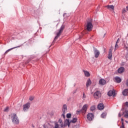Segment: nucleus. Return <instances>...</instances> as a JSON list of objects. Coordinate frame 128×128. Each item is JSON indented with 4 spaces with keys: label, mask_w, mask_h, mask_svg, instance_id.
Masks as SVG:
<instances>
[{
    "label": "nucleus",
    "mask_w": 128,
    "mask_h": 128,
    "mask_svg": "<svg viewBox=\"0 0 128 128\" xmlns=\"http://www.w3.org/2000/svg\"><path fill=\"white\" fill-rule=\"evenodd\" d=\"M12 120L14 124H20V120H18V116L16 114H13L11 116Z\"/></svg>",
    "instance_id": "obj_1"
},
{
    "label": "nucleus",
    "mask_w": 128,
    "mask_h": 128,
    "mask_svg": "<svg viewBox=\"0 0 128 128\" xmlns=\"http://www.w3.org/2000/svg\"><path fill=\"white\" fill-rule=\"evenodd\" d=\"M64 25L62 24L60 28L59 29L58 32H57L56 36L54 38V40L52 42V44H54V40H56L58 38L60 37V36L62 34V30H64Z\"/></svg>",
    "instance_id": "obj_2"
},
{
    "label": "nucleus",
    "mask_w": 128,
    "mask_h": 128,
    "mask_svg": "<svg viewBox=\"0 0 128 128\" xmlns=\"http://www.w3.org/2000/svg\"><path fill=\"white\" fill-rule=\"evenodd\" d=\"M87 110H88V104H84L82 110H76V114H80V112H82V114H84L86 113Z\"/></svg>",
    "instance_id": "obj_3"
},
{
    "label": "nucleus",
    "mask_w": 128,
    "mask_h": 128,
    "mask_svg": "<svg viewBox=\"0 0 128 128\" xmlns=\"http://www.w3.org/2000/svg\"><path fill=\"white\" fill-rule=\"evenodd\" d=\"M64 128V122L62 119H59L58 122L54 123V126L53 128Z\"/></svg>",
    "instance_id": "obj_4"
},
{
    "label": "nucleus",
    "mask_w": 128,
    "mask_h": 128,
    "mask_svg": "<svg viewBox=\"0 0 128 128\" xmlns=\"http://www.w3.org/2000/svg\"><path fill=\"white\" fill-rule=\"evenodd\" d=\"M62 116H63L64 118H66V115L64 114L68 112V106L66 104H64L62 106Z\"/></svg>",
    "instance_id": "obj_5"
},
{
    "label": "nucleus",
    "mask_w": 128,
    "mask_h": 128,
    "mask_svg": "<svg viewBox=\"0 0 128 128\" xmlns=\"http://www.w3.org/2000/svg\"><path fill=\"white\" fill-rule=\"evenodd\" d=\"M93 96L94 98L98 100V98H100V96H102V93H100V91H96L95 92H94Z\"/></svg>",
    "instance_id": "obj_6"
},
{
    "label": "nucleus",
    "mask_w": 128,
    "mask_h": 128,
    "mask_svg": "<svg viewBox=\"0 0 128 128\" xmlns=\"http://www.w3.org/2000/svg\"><path fill=\"white\" fill-rule=\"evenodd\" d=\"M87 120L88 122H92L94 118V115L92 113H88L86 116Z\"/></svg>",
    "instance_id": "obj_7"
},
{
    "label": "nucleus",
    "mask_w": 128,
    "mask_h": 128,
    "mask_svg": "<svg viewBox=\"0 0 128 128\" xmlns=\"http://www.w3.org/2000/svg\"><path fill=\"white\" fill-rule=\"evenodd\" d=\"M30 102H28L27 104H24L23 106L24 112H28V108H30Z\"/></svg>",
    "instance_id": "obj_8"
},
{
    "label": "nucleus",
    "mask_w": 128,
    "mask_h": 128,
    "mask_svg": "<svg viewBox=\"0 0 128 128\" xmlns=\"http://www.w3.org/2000/svg\"><path fill=\"white\" fill-rule=\"evenodd\" d=\"M94 56L96 58H98L100 56V50H98L96 48H94Z\"/></svg>",
    "instance_id": "obj_9"
},
{
    "label": "nucleus",
    "mask_w": 128,
    "mask_h": 128,
    "mask_svg": "<svg viewBox=\"0 0 128 128\" xmlns=\"http://www.w3.org/2000/svg\"><path fill=\"white\" fill-rule=\"evenodd\" d=\"M86 26V30H88V32H90V30H92V28H94L92 24L90 22H88Z\"/></svg>",
    "instance_id": "obj_10"
},
{
    "label": "nucleus",
    "mask_w": 128,
    "mask_h": 128,
    "mask_svg": "<svg viewBox=\"0 0 128 128\" xmlns=\"http://www.w3.org/2000/svg\"><path fill=\"white\" fill-rule=\"evenodd\" d=\"M108 94L109 96H112L113 98H114L116 96V90H110L108 93Z\"/></svg>",
    "instance_id": "obj_11"
},
{
    "label": "nucleus",
    "mask_w": 128,
    "mask_h": 128,
    "mask_svg": "<svg viewBox=\"0 0 128 128\" xmlns=\"http://www.w3.org/2000/svg\"><path fill=\"white\" fill-rule=\"evenodd\" d=\"M68 126V127H70V120L68 119H66L64 122V124H63V128H66Z\"/></svg>",
    "instance_id": "obj_12"
},
{
    "label": "nucleus",
    "mask_w": 128,
    "mask_h": 128,
    "mask_svg": "<svg viewBox=\"0 0 128 128\" xmlns=\"http://www.w3.org/2000/svg\"><path fill=\"white\" fill-rule=\"evenodd\" d=\"M98 110H102L104 108V105L102 103H100L98 106Z\"/></svg>",
    "instance_id": "obj_13"
},
{
    "label": "nucleus",
    "mask_w": 128,
    "mask_h": 128,
    "mask_svg": "<svg viewBox=\"0 0 128 128\" xmlns=\"http://www.w3.org/2000/svg\"><path fill=\"white\" fill-rule=\"evenodd\" d=\"M99 84L101 86H104L106 84V81L104 79L101 78L99 80Z\"/></svg>",
    "instance_id": "obj_14"
},
{
    "label": "nucleus",
    "mask_w": 128,
    "mask_h": 128,
    "mask_svg": "<svg viewBox=\"0 0 128 128\" xmlns=\"http://www.w3.org/2000/svg\"><path fill=\"white\" fill-rule=\"evenodd\" d=\"M112 49H110L109 50L108 54V60H112Z\"/></svg>",
    "instance_id": "obj_15"
},
{
    "label": "nucleus",
    "mask_w": 128,
    "mask_h": 128,
    "mask_svg": "<svg viewBox=\"0 0 128 128\" xmlns=\"http://www.w3.org/2000/svg\"><path fill=\"white\" fill-rule=\"evenodd\" d=\"M114 80L116 82H118V84H120L122 82V78L118 76H116L114 78Z\"/></svg>",
    "instance_id": "obj_16"
},
{
    "label": "nucleus",
    "mask_w": 128,
    "mask_h": 128,
    "mask_svg": "<svg viewBox=\"0 0 128 128\" xmlns=\"http://www.w3.org/2000/svg\"><path fill=\"white\" fill-rule=\"evenodd\" d=\"M106 8L108 10H114V6H113V5H108V6H106Z\"/></svg>",
    "instance_id": "obj_17"
},
{
    "label": "nucleus",
    "mask_w": 128,
    "mask_h": 128,
    "mask_svg": "<svg viewBox=\"0 0 128 128\" xmlns=\"http://www.w3.org/2000/svg\"><path fill=\"white\" fill-rule=\"evenodd\" d=\"M124 72V67H120L118 69V74H122Z\"/></svg>",
    "instance_id": "obj_18"
},
{
    "label": "nucleus",
    "mask_w": 128,
    "mask_h": 128,
    "mask_svg": "<svg viewBox=\"0 0 128 128\" xmlns=\"http://www.w3.org/2000/svg\"><path fill=\"white\" fill-rule=\"evenodd\" d=\"M92 84V80H90V79L88 78L86 82V86L88 88V86H90Z\"/></svg>",
    "instance_id": "obj_19"
},
{
    "label": "nucleus",
    "mask_w": 128,
    "mask_h": 128,
    "mask_svg": "<svg viewBox=\"0 0 128 128\" xmlns=\"http://www.w3.org/2000/svg\"><path fill=\"white\" fill-rule=\"evenodd\" d=\"M122 94L124 96H128V89H125L122 92Z\"/></svg>",
    "instance_id": "obj_20"
},
{
    "label": "nucleus",
    "mask_w": 128,
    "mask_h": 128,
    "mask_svg": "<svg viewBox=\"0 0 128 128\" xmlns=\"http://www.w3.org/2000/svg\"><path fill=\"white\" fill-rule=\"evenodd\" d=\"M84 74L85 76H87V77L90 76V72H88L86 70H84Z\"/></svg>",
    "instance_id": "obj_21"
},
{
    "label": "nucleus",
    "mask_w": 128,
    "mask_h": 128,
    "mask_svg": "<svg viewBox=\"0 0 128 128\" xmlns=\"http://www.w3.org/2000/svg\"><path fill=\"white\" fill-rule=\"evenodd\" d=\"M20 48V46H16V47H14V48H11L10 49H8V50H7L5 52H4V54H8V52L12 50H14V48Z\"/></svg>",
    "instance_id": "obj_22"
},
{
    "label": "nucleus",
    "mask_w": 128,
    "mask_h": 128,
    "mask_svg": "<svg viewBox=\"0 0 128 128\" xmlns=\"http://www.w3.org/2000/svg\"><path fill=\"white\" fill-rule=\"evenodd\" d=\"M77 120L78 119L76 118H74L72 120L70 121V122H72V124H76Z\"/></svg>",
    "instance_id": "obj_23"
},
{
    "label": "nucleus",
    "mask_w": 128,
    "mask_h": 128,
    "mask_svg": "<svg viewBox=\"0 0 128 128\" xmlns=\"http://www.w3.org/2000/svg\"><path fill=\"white\" fill-rule=\"evenodd\" d=\"M90 110H91V112H94V110H96V106L94 105L92 106L90 108Z\"/></svg>",
    "instance_id": "obj_24"
},
{
    "label": "nucleus",
    "mask_w": 128,
    "mask_h": 128,
    "mask_svg": "<svg viewBox=\"0 0 128 128\" xmlns=\"http://www.w3.org/2000/svg\"><path fill=\"white\" fill-rule=\"evenodd\" d=\"M106 116V112H104L101 114L102 118H104Z\"/></svg>",
    "instance_id": "obj_25"
},
{
    "label": "nucleus",
    "mask_w": 128,
    "mask_h": 128,
    "mask_svg": "<svg viewBox=\"0 0 128 128\" xmlns=\"http://www.w3.org/2000/svg\"><path fill=\"white\" fill-rule=\"evenodd\" d=\"M124 118H128V110L125 111V114L124 115Z\"/></svg>",
    "instance_id": "obj_26"
},
{
    "label": "nucleus",
    "mask_w": 128,
    "mask_h": 128,
    "mask_svg": "<svg viewBox=\"0 0 128 128\" xmlns=\"http://www.w3.org/2000/svg\"><path fill=\"white\" fill-rule=\"evenodd\" d=\"M8 110H10L8 107H6L4 110V112H8Z\"/></svg>",
    "instance_id": "obj_27"
},
{
    "label": "nucleus",
    "mask_w": 128,
    "mask_h": 128,
    "mask_svg": "<svg viewBox=\"0 0 128 128\" xmlns=\"http://www.w3.org/2000/svg\"><path fill=\"white\" fill-rule=\"evenodd\" d=\"M70 116H72V114H66V118H70Z\"/></svg>",
    "instance_id": "obj_28"
},
{
    "label": "nucleus",
    "mask_w": 128,
    "mask_h": 128,
    "mask_svg": "<svg viewBox=\"0 0 128 128\" xmlns=\"http://www.w3.org/2000/svg\"><path fill=\"white\" fill-rule=\"evenodd\" d=\"M34 96H30V98H29V100H30L32 102V100H34Z\"/></svg>",
    "instance_id": "obj_29"
},
{
    "label": "nucleus",
    "mask_w": 128,
    "mask_h": 128,
    "mask_svg": "<svg viewBox=\"0 0 128 128\" xmlns=\"http://www.w3.org/2000/svg\"><path fill=\"white\" fill-rule=\"evenodd\" d=\"M118 44H115V47H114V50H118Z\"/></svg>",
    "instance_id": "obj_30"
},
{
    "label": "nucleus",
    "mask_w": 128,
    "mask_h": 128,
    "mask_svg": "<svg viewBox=\"0 0 128 128\" xmlns=\"http://www.w3.org/2000/svg\"><path fill=\"white\" fill-rule=\"evenodd\" d=\"M82 98H86V94L84 93H83Z\"/></svg>",
    "instance_id": "obj_31"
},
{
    "label": "nucleus",
    "mask_w": 128,
    "mask_h": 128,
    "mask_svg": "<svg viewBox=\"0 0 128 128\" xmlns=\"http://www.w3.org/2000/svg\"><path fill=\"white\" fill-rule=\"evenodd\" d=\"M78 90H74L73 92H72V93L74 94H76V92Z\"/></svg>",
    "instance_id": "obj_32"
},
{
    "label": "nucleus",
    "mask_w": 128,
    "mask_h": 128,
    "mask_svg": "<svg viewBox=\"0 0 128 128\" xmlns=\"http://www.w3.org/2000/svg\"><path fill=\"white\" fill-rule=\"evenodd\" d=\"M44 128H48V125H46V124H44Z\"/></svg>",
    "instance_id": "obj_33"
},
{
    "label": "nucleus",
    "mask_w": 128,
    "mask_h": 128,
    "mask_svg": "<svg viewBox=\"0 0 128 128\" xmlns=\"http://www.w3.org/2000/svg\"><path fill=\"white\" fill-rule=\"evenodd\" d=\"M126 12V9H124L123 10H122V12L123 13H124V12Z\"/></svg>",
    "instance_id": "obj_34"
},
{
    "label": "nucleus",
    "mask_w": 128,
    "mask_h": 128,
    "mask_svg": "<svg viewBox=\"0 0 128 128\" xmlns=\"http://www.w3.org/2000/svg\"><path fill=\"white\" fill-rule=\"evenodd\" d=\"M118 116L119 118H120V116H122V114H120V113L118 114Z\"/></svg>",
    "instance_id": "obj_35"
},
{
    "label": "nucleus",
    "mask_w": 128,
    "mask_h": 128,
    "mask_svg": "<svg viewBox=\"0 0 128 128\" xmlns=\"http://www.w3.org/2000/svg\"><path fill=\"white\" fill-rule=\"evenodd\" d=\"M118 40H120V38L118 39V40H117V41L116 42V43L117 44H118V42H120L118 41Z\"/></svg>",
    "instance_id": "obj_36"
},
{
    "label": "nucleus",
    "mask_w": 128,
    "mask_h": 128,
    "mask_svg": "<svg viewBox=\"0 0 128 128\" xmlns=\"http://www.w3.org/2000/svg\"><path fill=\"white\" fill-rule=\"evenodd\" d=\"M126 86H128V79L126 81Z\"/></svg>",
    "instance_id": "obj_37"
},
{
    "label": "nucleus",
    "mask_w": 128,
    "mask_h": 128,
    "mask_svg": "<svg viewBox=\"0 0 128 128\" xmlns=\"http://www.w3.org/2000/svg\"><path fill=\"white\" fill-rule=\"evenodd\" d=\"M122 125L121 127L124 128V122H122Z\"/></svg>",
    "instance_id": "obj_38"
},
{
    "label": "nucleus",
    "mask_w": 128,
    "mask_h": 128,
    "mask_svg": "<svg viewBox=\"0 0 128 128\" xmlns=\"http://www.w3.org/2000/svg\"><path fill=\"white\" fill-rule=\"evenodd\" d=\"M126 107L128 108V102H126Z\"/></svg>",
    "instance_id": "obj_39"
},
{
    "label": "nucleus",
    "mask_w": 128,
    "mask_h": 128,
    "mask_svg": "<svg viewBox=\"0 0 128 128\" xmlns=\"http://www.w3.org/2000/svg\"><path fill=\"white\" fill-rule=\"evenodd\" d=\"M122 123L124 122V118H121Z\"/></svg>",
    "instance_id": "obj_40"
},
{
    "label": "nucleus",
    "mask_w": 128,
    "mask_h": 128,
    "mask_svg": "<svg viewBox=\"0 0 128 128\" xmlns=\"http://www.w3.org/2000/svg\"><path fill=\"white\" fill-rule=\"evenodd\" d=\"M120 128H124V127H121V126H120Z\"/></svg>",
    "instance_id": "obj_41"
},
{
    "label": "nucleus",
    "mask_w": 128,
    "mask_h": 128,
    "mask_svg": "<svg viewBox=\"0 0 128 128\" xmlns=\"http://www.w3.org/2000/svg\"><path fill=\"white\" fill-rule=\"evenodd\" d=\"M124 114V112H123V114H122V115Z\"/></svg>",
    "instance_id": "obj_42"
}]
</instances>
